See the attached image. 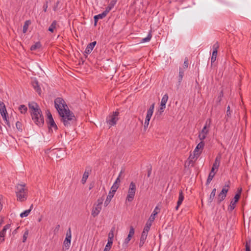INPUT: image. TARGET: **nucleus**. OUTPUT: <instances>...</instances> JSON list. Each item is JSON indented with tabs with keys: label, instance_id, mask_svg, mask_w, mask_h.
Instances as JSON below:
<instances>
[{
	"label": "nucleus",
	"instance_id": "f257e3e1",
	"mask_svg": "<svg viewBox=\"0 0 251 251\" xmlns=\"http://www.w3.org/2000/svg\"><path fill=\"white\" fill-rule=\"evenodd\" d=\"M58 114L61 118V121L65 127H70L75 125L76 121V118L74 114L69 109L63 110Z\"/></svg>",
	"mask_w": 251,
	"mask_h": 251
},
{
	"label": "nucleus",
	"instance_id": "f03ea898",
	"mask_svg": "<svg viewBox=\"0 0 251 251\" xmlns=\"http://www.w3.org/2000/svg\"><path fill=\"white\" fill-rule=\"evenodd\" d=\"M16 194L17 200L20 201H25L27 197V189L25 184H18Z\"/></svg>",
	"mask_w": 251,
	"mask_h": 251
},
{
	"label": "nucleus",
	"instance_id": "7ed1b4c3",
	"mask_svg": "<svg viewBox=\"0 0 251 251\" xmlns=\"http://www.w3.org/2000/svg\"><path fill=\"white\" fill-rule=\"evenodd\" d=\"M37 110V111L31 112L32 119L36 125L42 126L44 124V117L41 110Z\"/></svg>",
	"mask_w": 251,
	"mask_h": 251
},
{
	"label": "nucleus",
	"instance_id": "20e7f679",
	"mask_svg": "<svg viewBox=\"0 0 251 251\" xmlns=\"http://www.w3.org/2000/svg\"><path fill=\"white\" fill-rule=\"evenodd\" d=\"M204 142L203 141H201L194 151V154L192 155L191 154L188 158L189 164H190L193 162V159L196 157V159L200 156L201 154L202 150L204 146Z\"/></svg>",
	"mask_w": 251,
	"mask_h": 251
},
{
	"label": "nucleus",
	"instance_id": "39448f33",
	"mask_svg": "<svg viewBox=\"0 0 251 251\" xmlns=\"http://www.w3.org/2000/svg\"><path fill=\"white\" fill-rule=\"evenodd\" d=\"M54 106L58 113L69 109V108L66 103V102L62 98H57L54 100Z\"/></svg>",
	"mask_w": 251,
	"mask_h": 251
},
{
	"label": "nucleus",
	"instance_id": "423d86ee",
	"mask_svg": "<svg viewBox=\"0 0 251 251\" xmlns=\"http://www.w3.org/2000/svg\"><path fill=\"white\" fill-rule=\"evenodd\" d=\"M211 120L208 119L206 121L205 124L201 131L199 133V138L201 141L204 140L209 132V128L210 126Z\"/></svg>",
	"mask_w": 251,
	"mask_h": 251
},
{
	"label": "nucleus",
	"instance_id": "0eeeda50",
	"mask_svg": "<svg viewBox=\"0 0 251 251\" xmlns=\"http://www.w3.org/2000/svg\"><path fill=\"white\" fill-rule=\"evenodd\" d=\"M136 190V187L135 183L132 181L129 184L128 194L126 198V201H133L135 196Z\"/></svg>",
	"mask_w": 251,
	"mask_h": 251
},
{
	"label": "nucleus",
	"instance_id": "6e6552de",
	"mask_svg": "<svg viewBox=\"0 0 251 251\" xmlns=\"http://www.w3.org/2000/svg\"><path fill=\"white\" fill-rule=\"evenodd\" d=\"M229 188V184L225 185L217 197V203L220 204L226 197V194Z\"/></svg>",
	"mask_w": 251,
	"mask_h": 251
},
{
	"label": "nucleus",
	"instance_id": "1a4fd4ad",
	"mask_svg": "<svg viewBox=\"0 0 251 251\" xmlns=\"http://www.w3.org/2000/svg\"><path fill=\"white\" fill-rule=\"evenodd\" d=\"M119 112H113L112 115L109 116L108 120H107V123L111 126H113L116 124L118 120V116L119 115Z\"/></svg>",
	"mask_w": 251,
	"mask_h": 251
},
{
	"label": "nucleus",
	"instance_id": "9d476101",
	"mask_svg": "<svg viewBox=\"0 0 251 251\" xmlns=\"http://www.w3.org/2000/svg\"><path fill=\"white\" fill-rule=\"evenodd\" d=\"M241 190V189L239 190V192L235 195L233 200L231 201L230 202V204L228 207V210L229 211H232L235 208L236 204L240 197Z\"/></svg>",
	"mask_w": 251,
	"mask_h": 251
},
{
	"label": "nucleus",
	"instance_id": "9b49d317",
	"mask_svg": "<svg viewBox=\"0 0 251 251\" xmlns=\"http://www.w3.org/2000/svg\"><path fill=\"white\" fill-rule=\"evenodd\" d=\"M0 113L3 119L7 121V111L4 103L1 101H0Z\"/></svg>",
	"mask_w": 251,
	"mask_h": 251
},
{
	"label": "nucleus",
	"instance_id": "f8f14e48",
	"mask_svg": "<svg viewBox=\"0 0 251 251\" xmlns=\"http://www.w3.org/2000/svg\"><path fill=\"white\" fill-rule=\"evenodd\" d=\"M101 210V207L94 204L91 211L92 216L94 218L97 217L100 213Z\"/></svg>",
	"mask_w": 251,
	"mask_h": 251
},
{
	"label": "nucleus",
	"instance_id": "ddd939ff",
	"mask_svg": "<svg viewBox=\"0 0 251 251\" xmlns=\"http://www.w3.org/2000/svg\"><path fill=\"white\" fill-rule=\"evenodd\" d=\"M91 172V169L89 167H86L85 172L83 175L82 178L81 179V183L84 184L86 183V181L89 176L90 173Z\"/></svg>",
	"mask_w": 251,
	"mask_h": 251
},
{
	"label": "nucleus",
	"instance_id": "4468645a",
	"mask_svg": "<svg viewBox=\"0 0 251 251\" xmlns=\"http://www.w3.org/2000/svg\"><path fill=\"white\" fill-rule=\"evenodd\" d=\"M184 196L182 190H180L179 191L178 199L177 202V205L176 207V210H177L179 207L182 204L183 201L184 200Z\"/></svg>",
	"mask_w": 251,
	"mask_h": 251
},
{
	"label": "nucleus",
	"instance_id": "2eb2a0df",
	"mask_svg": "<svg viewBox=\"0 0 251 251\" xmlns=\"http://www.w3.org/2000/svg\"><path fill=\"white\" fill-rule=\"evenodd\" d=\"M53 154H55L56 158H60L62 157L65 154V151L64 150L61 149H55L52 150Z\"/></svg>",
	"mask_w": 251,
	"mask_h": 251
},
{
	"label": "nucleus",
	"instance_id": "dca6fc26",
	"mask_svg": "<svg viewBox=\"0 0 251 251\" xmlns=\"http://www.w3.org/2000/svg\"><path fill=\"white\" fill-rule=\"evenodd\" d=\"M97 42L96 41H94L91 43H89L86 48L85 49V50L84 51L85 53L86 54H89L91 52L92 50H93L95 46L96 45Z\"/></svg>",
	"mask_w": 251,
	"mask_h": 251
},
{
	"label": "nucleus",
	"instance_id": "f3484780",
	"mask_svg": "<svg viewBox=\"0 0 251 251\" xmlns=\"http://www.w3.org/2000/svg\"><path fill=\"white\" fill-rule=\"evenodd\" d=\"M121 182L120 179L119 178H117L116 180H115V182L112 186L111 188V191L115 193L117 190V189L119 187L120 183Z\"/></svg>",
	"mask_w": 251,
	"mask_h": 251
},
{
	"label": "nucleus",
	"instance_id": "a211bd4d",
	"mask_svg": "<svg viewBox=\"0 0 251 251\" xmlns=\"http://www.w3.org/2000/svg\"><path fill=\"white\" fill-rule=\"evenodd\" d=\"M154 103H152L150 106L149 109L147 111V115L146 117V119L151 120V118L152 115L154 108Z\"/></svg>",
	"mask_w": 251,
	"mask_h": 251
},
{
	"label": "nucleus",
	"instance_id": "6ab92c4d",
	"mask_svg": "<svg viewBox=\"0 0 251 251\" xmlns=\"http://www.w3.org/2000/svg\"><path fill=\"white\" fill-rule=\"evenodd\" d=\"M107 13L104 11L102 13L99 14L97 15H95L94 17V22H95V25H97L99 19H102L104 18L106 15Z\"/></svg>",
	"mask_w": 251,
	"mask_h": 251
},
{
	"label": "nucleus",
	"instance_id": "aec40b11",
	"mask_svg": "<svg viewBox=\"0 0 251 251\" xmlns=\"http://www.w3.org/2000/svg\"><path fill=\"white\" fill-rule=\"evenodd\" d=\"M28 107H29V108L30 110H31V112H35L36 111H37V110H41L40 109V108L39 107L38 105L34 102H32L29 103Z\"/></svg>",
	"mask_w": 251,
	"mask_h": 251
},
{
	"label": "nucleus",
	"instance_id": "412c9836",
	"mask_svg": "<svg viewBox=\"0 0 251 251\" xmlns=\"http://www.w3.org/2000/svg\"><path fill=\"white\" fill-rule=\"evenodd\" d=\"M115 193L110 191L108 195L107 196L106 200L104 201V205L105 206H107L109 202H110L112 198L113 197Z\"/></svg>",
	"mask_w": 251,
	"mask_h": 251
},
{
	"label": "nucleus",
	"instance_id": "4be33fe9",
	"mask_svg": "<svg viewBox=\"0 0 251 251\" xmlns=\"http://www.w3.org/2000/svg\"><path fill=\"white\" fill-rule=\"evenodd\" d=\"M221 159V156L220 154H219L215 158L214 162L212 166H213L214 168H217V171H218V168L219 167V166L220 164Z\"/></svg>",
	"mask_w": 251,
	"mask_h": 251
},
{
	"label": "nucleus",
	"instance_id": "5701e85b",
	"mask_svg": "<svg viewBox=\"0 0 251 251\" xmlns=\"http://www.w3.org/2000/svg\"><path fill=\"white\" fill-rule=\"evenodd\" d=\"M148 236V233H146L145 232H142L141 236L140 238V241L139 243V247L141 248L142 247L143 245L144 244L145 241L147 239Z\"/></svg>",
	"mask_w": 251,
	"mask_h": 251
},
{
	"label": "nucleus",
	"instance_id": "b1692460",
	"mask_svg": "<svg viewBox=\"0 0 251 251\" xmlns=\"http://www.w3.org/2000/svg\"><path fill=\"white\" fill-rule=\"evenodd\" d=\"M159 208H158V206H156L155 208H154L153 212L152 213V214H151V215L150 216V218H149V221H151V222H153L155 219V215H156L159 212Z\"/></svg>",
	"mask_w": 251,
	"mask_h": 251
},
{
	"label": "nucleus",
	"instance_id": "393cba45",
	"mask_svg": "<svg viewBox=\"0 0 251 251\" xmlns=\"http://www.w3.org/2000/svg\"><path fill=\"white\" fill-rule=\"evenodd\" d=\"M57 25V21L55 20L53 21L52 22V23L51 24V25H50V26H49V27L48 28V30L51 33H53L54 32L55 29L56 28Z\"/></svg>",
	"mask_w": 251,
	"mask_h": 251
},
{
	"label": "nucleus",
	"instance_id": "a878e982",
	"mask_svg": "<svg viewBox=\"0 0 251 251\" xmlns=\"http://www.w3.org/2000/svg\"><path fill=\"white\" fill-rule=\"evenodd\" d=\"M116 2V1L114 0H112V1H111L110 4L108 5V6L107 7H106L105 10H104L105 13L108 14L109 12V11L112 9V8L115 5Z\"/></svg>",
	"mask_w": 251,
	"mask_h": 251
},
{
	"label": "nucleus",
	"instance_id": "bb28decb",
	"mask_svg": "<svg viewBox=\"0 0 251 251\" xmlns=\"http://www.w3.org/2000/svg\"><path fill=\"white\" fill-rule=\"evenodd\" d=\"M216 192V188H214L212 190V191L209 197V198L208 199V203H209V204L211 203L212 202V201H213V200L215 197Z\"/></svg>",
	"mask_w": 251,
	"mask_h": 251
},
{
	"label": "nucleus",
	"instance_id": "cd10ccee",
	"mask_svg": "<svg viewBox=\"0 0 251 251\" xmlns=\"http://www.w3.org/2000/svg\"><path fill=\"white\" fill-rule=\"evenodd\" d=\"M33 204H31L29 209L26 210L20 214V217L21 218L27 217L30 213L32 209L33 208Z\"/></svg>",
	"mask_w": 251,
	"mask_h": 251
},
{
	"label": "nucleus",
	"instance_id": "c85d7f7f",
	"mask_svg": "<svg viewBox=\"0 0 251 251\" xmlns=\"http://www.w3.org/2000/svg\"><path fill=\"white\" fill-rule=\"evenodd\" d=\"M115 227H112L108 233V241H109L110 242L113 243V238H114V232L115 231Z\"/></svg>",
	"mask_w": 251,
	"mask_h": 251
},
{
	"label": "nucleus",
	"instance_id": "c756f323",
	"mask_svg": "<svg viewBox=\"0 0 251 251\" xmlns=\"http://www.w3.org/2000/svg\"><path fill=\"white\" fill-rule=\"evenodd\" d=\"M10 225L7 224L2 229V230L0 232V237H4L5 235L6 232V230L10 228Z\"/></svg>",
	"mask_w": 251,
	"mask_h": 251
},
{
	"label": "nucleus",
	"instance_id": "7c9ffc66",
	"mask_svg": "<svg viewBox=\"0 0 251 251\" xmlns=\"http://www.w3.org/2000/svg\"><path fill=\"white\" fill-rule=\"evenodd\" d=\"M184 75V70L182 68L180 67L179 68V75H178V81L179 84H180L182 80L183 77Z\"/></svg>",
	"mask_w": 251,
	"mask_h": 251
},
{
	"label": "nucleus",
	"instance_id": "2f4dec72",
	"mask_svg": "<svg viewBox=\"0 0 251 251\" xmlns=\"http://www.w3.org/2000/svg\"><path fill=\"white\" fill-rule=\"evenodd\" d=\"M152 222L149 221V220H148V221L147 222V223L146 224V226H145V227L144 228V229L143 231V232L148 233V232H149V231L150 229V227L151 226Z\"/></svg>",
	"mask_w": 251,
	"mask_h": 251
},
{
	"label": "nucleus",
	"instance_id": "473e14b6",
	"mask_svg": "<svg viewBox=\"0 0 251 251\" xmlns=\"http://www.w3.org/2000/svg\"><path fill=\"white\" fill-rule=\"evenodd\" d=\"M168 99V95L167 94H165L162 98L160 105L163 107H166V104L167 102Z\"/></svg>",
	"mask_w": 251,
	"mask_h": 251
},
{
	"label": "nucleus",
	"instance_id": "72a5a7b5",
	"mask_svg": "<svg viewBox=\"0 0 251 251\" xmlns=\"http://www.w3.org/2000/svg\"><path fill=\"white\" fill-rule=\"evenodd\" d=\"M134 232H135V230H134V227L132 226H130V228H129V233H128L127 238H128L129 240H131V238L134 236Z\"/></svg>",
	"mask_w": 251,
	"mask_h": 251
},
{
	"label": "nucleus",
	"instance_id": "f704fd0d",
	"mask_svg": "<svg viewBox=\"0 0 251 251\" xmlns=\"http://www.w3.org/2000/svg\"><path fill=\"white\" fill-rule=\"evenodd\" d=\"M71 241V238H68V237H66L65 238V240L64 241V243H63V245H64V247L67 249H68L69 248L70 246Z\"/></svg>",
	"mask_w": 251,
	"mask_h": 251
},
{
	"label": "nucleus",
	"instance_id": "c9c22d12",
	"mask_svg": "<svg viewBox=\"0 0 251 251\" xmlns=\"http://www.w3.org/2000/svg\"><path fill=\"white\" fill-rule=\"evenodd\" d=\"M41 47V44L40 42H36L35 44L32 45L30 47L31 50H35Z\"/></svg>",
	"mask_w": 251,
	"mask_h": 251
},
{
	"label": "nucleus",
	"instance_id": "e433bc0d",
	"mask_svg": "<svg viewBox=\"0 0 251 251\" xmlns=\"http://www.w3.org/2000/svg\"><path fill=\"white\" fill-rule=\"evenodd\" d=\"M32 86L37 92L39 94L41 93V90L37 81L33 82L32 83Z\"/></svg>",
	"mask_w": 251,
	"mask_h": 251
},
{
	"label": "nucleus",
	"instance_id": "4c0bfd02",
	"mask_svg": "<svg viewBox=\"0 0 251 251\" xmlns=\"http://www.w3.org/2000/svg\"><path fill=\"white\" fill-rule=\"evenodd\" d=\"M30 24V21L29 20L26 21L25 22L24 25L23 26V33H25L26 32L28 27V26Z\"/></svg>",
	"mask_w": 251,
	"mask_h": 251
},
{
	"label": "nucleus",
	"instance_id": "58836bf2",
	"mask_svg": "<svg viewBox=\"0 0 251 251\" xmlns=\"http://www.w3.org/2000/svg\"><path fill=\"white\" fill-rule=\"evenodd\" d=\"M48 124L49 125V127H52L54 128L55 129H57V126L55 124V123L54 121V120L48 121Z\"/></svg>",
	"mask_w": 251,
	"mask_h": 251
},
{
	"label": "nucleus",
	"instance_id": "ea45409f",
	"mask_svg": "<svg viewBox=\"0 0 251 251\" xmlns=\"http://www.w3.org/2000/svg\"><path fill=\"white\" fill-rule=\"evenodd\" d=\"M19 110L22 114H25L26 112L27 108L25 105H21L19 107Z\"/></svg>",
	"mask_w": 251,
	"mask_h": 251
},
{
	"label": "nucleus",
	"instance_id": "a19ab883",
	"mask_svg": "<svg viewBox=\"0 0 251 251\" xmlns=\"http://www.w3.org/2000/svg\"><path fill=\"white\" fill-rule=\"evenodd\" d=\"M151 37H152L151 34V32H150L147 37L142 39L141 42L145 43V42H149L151 40Z\"/></svg>",
	"mask_w": 251,
	"mask_h": 251
},
{
	"label": "nucleus",
	"instance_id": "79ce46f5",
	"mask_svg": "<svg viewBox=\"0 0 251 251\" xmlns=\"http://www.w3.org/2000/svg\"><path fill=\"white\" fill-rule=\"evenodd\" d=\"M217 56V52L216 51H213L211 58V64L213 63L216 60Z\"/></svg>",
	"mask_w": 251,
	"mask_h": 251
},
{
	"label": "nucleus",
	"instance_id": "37998d69",
	"mask_svg": "<svg viewBox=\"0 0 251 251\" xmlns=\"http://www.w3.org/2000/svg\"><path fill=\"white\" fill-rule=\"evenodd\" d=\"M231 111H230V106L228 105L227 107L226 114V121H227L228 118L230 117Z\"/></svg>",
	"mask_w": 251,
	"mask_h": 251
},
{
	"label": "nucleus",
	"instance_id": "c03bdc74",
	"mask_svg": "<svg viewBox=\"0 0 251 251\" xmlns=\"http://www.w3.org/2000/svg\"><path fill=\"white\" fill-rule=\"evenodd\" d=\"M113 243L109 242L108 241L107 244L106 245L105 248L103 251H109L111 249V246L112 245Z\"/></svg>",
	"mask_w": 251,
	"mask_h": 251
},
{
	"label": "nucleus",
	"instance_id": "a18cd8bd",
	"mask_svg": "<svg viewBox=\"0 0 251 251\" xmlns=\"http://www.w3.org/2000/svg\"><path fill=\"white\" fill-rule=\"evenodd\" d=\"M103 200H104L103 197H101L100 198H99L97 200V204H95L96 205H98V206H99L100 207H101Z\"/></svg>",
	"mask_w": 251,
	"mask_h": 251
},
{
	"label": "nucleus",
	"instance_id": "49530a36",
	"mask_svg": "<svg viewBox=\"0 0 251 251\" xmlns=\"http://www.w3.org/2000/svg\"><path fill=\"white\" fill-rule=\"evenodd\" d=\"M150 121V119H148L146 118L145 119V123H144V129L145 130H146L147 129V128L149 126Z\"/></svg>",
	"mask_w": 251,
	"mask_h": 251
},
{
	"label": "nucleus",
	"instance_id": "de8ad7c7",
	"mask_svg": "<svg viewBox=\"0 0 251 251\" xmlns=\"http://www.w3.org/2000/svg\"><path fill=\"white\" fill-rule=\"evenodd\" d=\"M250 244L251 240H248L246 243V251H250Z\"/></svg>",
	"mask_w": 251,
	"mask_h": 251
},
{
	"label": "nucleus",
	"instance_id": "09e8293b",
	"mask_svg": "<svg viewBox=\"0 0 251 251\" xmlns=\"http://www.w3.org/2000/svg\"><path fill=\"white\" fill-rule=\"evenodd\" d=\"M219 48V45L218 42H216L212 46L213 51H216L218 52V49Z\"/></svg>",
	"mask_w": 251,
	"mask_h": 251
},
{
	"label": "nucleus",
	"instance_id": "8fccbe9b",
	"mask_svg": "<svg viewBox=\"0 0 251 251\" xmlns=\"http://www.w3.org/2000/svg\"><path fill=\"white\" fill-rule=\"evenodd\" d=\"M59 4H60V1L58 0L55 3V4L53 7V10L54 11H56L60 8V7H58Z\"/></svg>",
	"mask_w": 251,
	"mask_h": 251
},
{
	"label": "nucleus",
	"instance_id": "3c124183",
	"mask_svg": "<svg viewBox=\"0 0 251 251\" xmlns=\"http://www.w3.org/2000/svg\"><path fill=\"white\" fill-rule=\"evenodd\" d=\"M28 235V231H26L25 232L23 237V242H25L27 239V236Z\"/></svg>",
	"mask_w": 251,
	"mask_h": 251
},
{
	"label": "nucleus",
	"instance_id": "603ef678",
	"mask_svg": "<svg viewBox=\"0 0 251 251\" xmlns=\"http://www.w3.org/2000/svg\"><path fill=\"white\" fill-rule=\"evenodd\" d=\"M188 60L187 58H185L183 66V70L187 69L188 68Z\"/></svg>",
	"mask_w": 251,
	"mask_h": 251
},
{
	"label": "nucleus",
	"instance_id": "864d4df0",
	"mask_svg": "<svg viewBox=\"0 0 251 251\" xmlns=\"http://www.w3.org/2000/svg\"><path fill=\"white\" fill-rule=\"evenodd\" d=\"M16 126L19 130H22V124L20 122H17L16 123Z\"/></svg>",
	"mask_w": 251,
	"mask_h": 251
},
{
	"label": "nucleus",
	"instance_id": "5fc2aeb1",
	"mask_svg": "<svg viewBox=\"0 0 251 251\" xmlns=\"http://www.w3.org/2000/svg\"><path fill=\"white\" fill-rule=\"evenodd\" d=\"M47 114L48 119V121L53 120L52 115L49 111H48Z\"/></svg>",
	"mask_w": 251,
	"mask_h": 251
},
{
	"label": "nucleus",
	"instance_id": "6e6d98bb",
	"mask_svg": "<svg viewBox=\"0 0 251 251\" xmlns=\"http://www.w3.org/2000/svg\"><path fill=\"white\" fill-rule=\"evenodd\" d=\"M66 237L71 238V230L70 228L67 231Z\"/></svg>",
	"mask_w": 251,
	"mask_h": 251
},
{
	"label": "nucleus",
	"instance_id": "4d7b16f0",
	"mask_svg": "<svg viewBox=\"0 0 251 251\" xmlns=\"http://www.w3.org/2000/svg\"><path fill=\"white\" fill-rule=\"evenodd\" d=\"M130 241V240H129L128 238H126L125 239V241L124 242V243H123V245L125 246V247H127V244H128V243L129 242V241Z\"/></svg>",
	"mask_w": 251,
	"mask_h": 251
},
{
	"label": "nucleus",
	"instance_id": "13d9d810",
	"mask_svg": "<svg viewBox=\"0 0 251 251\" xmlns=\"http://www.w3.org/2000/svg\"><path fill=\"white\" fill-rule=\"evenodd\" d=\"M48 1H46V2L44 3V4L43 6V10L44 12H46L47 10V8L48 7Z\"/></svg>",
	"mask_w": 251,
	"mask_h": 251
},
{
	"label": "nucleus",
	"instance_id": "bf43d9fd",
	"mask_svg": "<svg viewBox=\"0 0 251 251\" xmlns=\"http://www.w3.org/2000/svg\"><path fill=\"white\" fill-rule=\"evenodd\" d=\"M217 172V168H214L213 166H212L210 172L215 173L216 174Z\"/></svg>",
	"mask_w": 251,
	"mask_h": 251
},
{
	"label": "nucleus",
	"instance_id": "052dcab7",
	"mask_svg": "<svg viewBox=\"0 0 251 251\" xmlns=\"http://www.w3.org/2000/svg\"><path fill=\"white\" fill-rule=\"evenodd\" d=\"M215 173H212L210 172L209 174L208 177H209V178L213 179L214 176H215Z\"/></svg>",
	"mask_w": 251,
	"mask_h": 251
},
{
	"label": "nucleus",
	"instance_id": "680f3d73",
	"mask_svg": "<svg viewBox=\"0 0 251 251\" xmlns=\"http://www.w3.org/2000/svg\"><path fill=\"white\" fill-rule=\"evenodd\" d=\"M165 107H163V106L160 105V109L159 110L160 113L163 112L164 109L165 108Z\"/></svg>",
	"mask_w": 251,
	"mask_h": 251
},
{
	"label": "nucleus",
	"instance_id": "e2e57ef3",
	"mask_svg": "<svg viewBox=\"0 0 251 251\" xmlns=\"http://www.w3.org/2000/svg\"><path fill=\"white\" fill-rule=\"evenodd\" d=\"M212 180V179L209 178V177H208L207 179V180H206V185H208L210 183V182Z\"/></svg>",
	"mask_w": 251,
	"mask_h": 251
},
{
	"label": "nucleus",
	"instance_id": "0e129e2a",
	"mask_svg": "<svg viewBox=\"0 0 251 251\" xmlns=\"http://www.w3.org/2000/svg\"><path fill=\"white\" fill-rule=\"evenodd\" d=\"M123 173V171L122 170V171L120 172V174H119V176H118V177H117V178H120V177H121V175H122V174Z\"/></svg>",
	"mask_w": 251,
	"mask_h": 251
},
{
	"label": "nucleus",
	"instance_id": "69168bd1",
	"mask_svg": "<svg viewBox=\"0 0 251 251\" xmlns=\"http://www.w3.org/2000/svg\"><path fill=\"white\" fill-rule=\"evenodd\" d=\"M151 169L149 170L148 172V176L149 177L151 175Z\"/></svg>",
	"mask_w": 251,
	"mask_h": 251
},
{
	"label": "nucleus",
	"instance_id": "338daca9",
	"mask_svg": "<svg viewBox=\"0 0 251 251\" xmlns=\"http://www.w3.org/2000/svg\"><path fill=\"white\" fill-rule=\"evenodd\" d=\"M2 204L1 203V202H0V211H1V210L2 209Z\"/></svg>",
	"mask_w": 251,
	"mask_h": 251
},
{
	"label": "nucleus",
	"instance_id": "774afa93",
	"mask_svg": "<svg viewBox=\"0 0 251 251\" xmlns=\"http://www.w3.org/2000/svg\"><path fill=\"white\" fill-rule=\"evenodd\" d=\"M60 227V226L59 225H57V226L56 227V229H58Z\"/></svg>",
	"mask_w": 251,
	"mask_h": 251
}]
</instances>
